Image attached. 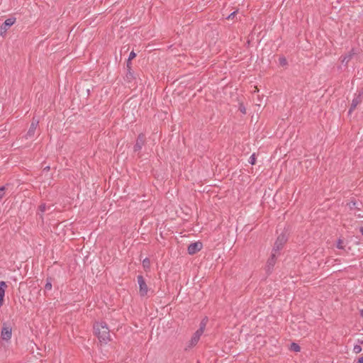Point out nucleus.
Masks as SVG:
<instances>
[{
	"mask_svg": "<svg viewBox=\"0 0 363 363\" xmlns=\"http://www.w3.org/2000/svg\"><path fill=\"white\" fill-rule=\"evenodd\" d=\"M135 56H136V54H135L133 51H132V52L130 53L129 57H128V62H129L130 61H131L133 58H135Z\"/></svg>",
	"mask_w": 363,
	"mask_h": 363,
	"instance_id": "nucleus-24",
	"label": "nucleus"
},
{
	"mask_svg": "<svg viewBox=\"0 0 363 363\" xmlns=\"http://www.w3.org/2000/svg\"><path fill=\"white\" fill-rule=\"evenodd\" d=\"M45 289L46 291H50L52 289V278L48 277L46 279V284L45 285Z\"/></svg>",
	"mask_w": 363,
	"mask_h": 363,
	"instance_id": "nucleus-15",
	"label": "nucleus"
},
{
	"mask_svg": "<svg viewBox=\"0 0 363 363\" xmlns=\"http://www.w3.org/2000/svg\"><path fill=\"white\" fill-rule=\"evenodd\" d=\"M203 245L201 242L191 243L188 247V253L194 255L202 249Z\"/></svg>",
	"mask_w": 363,
	"mask_h": 363,
	"instance_id": "nucleus-8",
	"label": "nucleus"
},
{
	"mask_svg": "<svg viewBox=\"0 0 363 363\" xmlns=\"http://www.w3.org/2000/svg\"><path fill=\"white\" fill-rule=\"evenodd\" d=\"M286 240L287 238L284 234H281L279 235L274 243L272 252L277 253L281 249H282Z\"/></svg>",
	"mask_w": 363,
	"mask_h": 363,
	"instance_id": "nucleus-4",
	"label": "nucleus"
},
{
	"mask_svg": "<svg viewBox=\"0 0 363 363\" xmlns=\"http://www.w3.org/2000/svg\"><path fill=\"white\" fill-rule=\"evenodd\" d=\"M6 284L4 281H0V308L3 305Z\"/></svg>",
	"mask_w": 363,
	"mask_h": 363,
	"instance_id": "nucleus-13",
	"label": "nucleus"
},
{
	"mask_svg": "<svg viewBox=\"0 0 363 363\" xmlns=\"http://www.w3.org/2000/svg\"><path fill=\"white\" fill-rule=\"evenodd\" d=\"M12 329L11 327L7 326L5 323L1 332V338L4 340H9L11 338Z\"/></svg>",
	"mask_w": 363,
	"mask_h": 363,
	"instance_id": "nucleus-7",
	"label": "nucleus"
},
{
	"mask_svg": "<svg viewBox=\"0 0 363 363\" xmlns=\"http://www.w3.org/2000/svg\"><path fill=\"white\" fill-rule=\"evenodd\" d=\"M363 99V89L359 91L358 94H356L354 98L352 101V104L350 108L349 109L348 113L351 114L352 112L356 108L357 105L362 103Z\"/></svg>",
	"mask_w": 363,
	"mask_h": 363,
	"instance_id": "nucleus-3",
	"label": "nucleus"
},
{
	"mask_svg": "<svg viewBox=\"0 0 363 363\" xmlns=\"http://www.w3.org/2000/svg\"><path fill=\"white\" fill-rule=\"evenodd\" d=\"M359 231L362 233V235H363V227H360Z\"/></svg>",
	"mask_w": 363,
	"mask_h": 363,
	"instance_id": "nucleus-31",
	"label": "nucleus"
},
{
	"mask_svg": "<svg viewBox=\"0 0 363 363\" xmlns=\"http://www.w3.org/2000/svg\"><path fill=\"white\" fill-rule=\"evenodd\" d=\"M16 18H7L0 27V35H4L9 28L14 24Z\"/></svg>",
	"mask_w": 363,
	"mask_h": 363,
	"instance_id": "nucleus-5",
	"label": "nucleus"
},
{
	"mask_svg": "<svg viewBox=\"0 0 363 363\" xmlns=\"http://www.w3.org/2000/svg\"><path fill=\"white\" fill-rule=\"evenodd\" d=\"M290 349H291V350L294 351V352H299L301 350L300 346L295 342H293L291 344Z\"/></svg>",
	"mask_w": 363,
	"mask_h": 363,
	"instance_id": "nucleus-17",
	"label": "nucleus"
},
{
	"mask_svg": "<svg viewBox=\"0 0 363 363\" xmlns=\"http://www.w3.org/2000/svg\"><path fill=\"white\" fill-rule=\"evenodd\" d=\"M237 13V11L232 12L228 17L227 19H233Z\"/></svg>",
	"mask_w": 363,
	"mask_h": 363,
	"instance_id": "nucleus-25",
	"label": "nucleus"
},
{
	"mask_svg": "<svg viewBox=\"0 0 363 363\" xmlns=\"http://www.w3.org/2000/svg\"><path fill=\"white\" fill-rule=\"evenodd\" d=\"M39 121L35 119V118H33L30 126L29 128V130L26 134V138H30L34 136L35 130L38 125Z\"/></svg>",
	"mask_w": 363,
	"mask_h": 363,
	"instance_id": "nucleus-9",
	"label": "nucleus"
},
{
	"mask_svg": "<svg viewBox=\"0 0 363 363\" xmlns=\"http://www.w3.org/2000/svg\"><path fill=\"white\" fill-rule=\"evenodd\" d=\"M50 169V166H46L43 168V172H42V174L40 176V177H42L43 174H45V172L48 173Z\"/></svg>",
	"mask_w": 363,
	"mask_h": 363,
	"instance_id": "nucleus-23",
	"label": "nucleus"
},
{
	"mask_svg": "<svg viewBox=\"0 0 363 363\" xmlns=\"http://www.w3.org/2000/svg\"><path fill=\"white\" fill-rule=\"evenodd\" d=\"M347 205L348 206V207L350 210H354V209L360 210L359 204L356 201H351V202L347 203Z\"/></svg>",
	"mask_w": 363,
	"mask_h": 363,
	"instance_id": "nucleus-14",
	"label": "nucleus"
},
{
	"mask_svg": "<svg viewBox=\"0 0 363 363\" xmlns=\"http://www.w3.org/2000/svg\"><path fill=\"white\" fill-rule=\"evenodd\" d=\"M280 64L285 65L286 64V60L285 58H280Z\"/></svg>",
	"mask_w": 363,
	"mask_h": 363,
	"instance_id": "nucleus-26",
	"label": "nucleus"
},
{
	"mask_svg": "<svg viewBox=\"0 0 363 363\" xmlns=\"http://www.w3.org/2000/svg\"><path fill=\"white\" fill-rule=\"evenodd\" d=\"M362 351V347L360 345H355L353 348V352L356 354L359 353Z\"/></svg>",
	"mask_w": 363,
	"mask_h": 363,
	"instance_id": "nucleus-21",
	"label": "nucleus"
},
{
	"mask_svg": "<svg viewBox=\"0 0 363 363\" xmlns=\"http://www.w3.org/2000/svg\"><path fill=\"white\" fill-rule=\"evenodd\" d=\"M357 363H363V357L359 358Z\"/></svg>",
	"mask_w": 363,
	"mask_h": 363,
	"instance_id": "nucleus-29",
	"label": "nucleus"
},
{
	"mask_svg": "<svg viewBox=\"0 0 363 363\" xmlns=\"http://www.w3.org/2000/svg\"><path fill=\"white\" fill-rule=\"evenodd\" d=\"M130 65H131L130 61L128 62V61H127V67H128V68H130Z\"/></svg>",
	"mask_w": 363,
	"mask_h": 363,
	"instance_id": "nucleus-30",
	"label": "nucleus"
},
{
	"mask_svg": "<svg viewBox=\"0 0 363 363\" xmlns=\"http://www.w3.org/2000/svg\"><path fill=\"white\" fill-rule=\"evenodd\" d=\"M336 247H337L338 249L344 250V249H345L344 241H343L342 239H339V240H337V242Z\"/></svg>",
	"mask_w": 363,
	"mask_h": 363,
	"instance_id": "nucleus-18",
	"label": "nucleus"
},
{
	"mask_svg": "<svg viewBox=\"0 0 363 363\" xmlns=\"http://www.w3.org/2000/svg\"><path fill=\"white\" fill-rule=\"evenodd\" d=\"M50 208V206H48V208ZM39 210H40L42 213H43V212L46 211V210H47V206H46L45 203L41 204V205L39 206Z\"/></svg>",
	"mask_w": 363,
	"mask_h": 363,
	"instance_id": "nucleus-22",
	"label": "nucleus"
},
{
	"mask_svg": "<svg viewBox=\"0 0 363 363\" xmlns=\"http://www.w3.org/2000/svg\"><path fill=\"white\" fill-rule=\"evenodd\" d=\"M240 111L242 113H246L245 108L243 106H242V105L240 106Z\"/></svg>",
	"mask_w": 363,
	"mask_h": 363,
	"instance_id": "nucleus-27",
	"label": "nucleus"
},
{
	"mask_svg": "<svg viewBox=\"0 0 363 363\" xmlns=\"http://www.w3.org/2000/svg\"><path fill=\"white\" fill-rule=\"evenodd\" d=\"M41 182H43V183H45V185H46V184H47L48 186H50V185H51V181H50V180H49V181H48V182H47V181H45V180H42Z\"/></svg>",
	"mask_w": 363,
	"mask_h": 363,
	"instance_id": "nucleus-28",
	"label": "nucleus"
},
{
	"mask_svg": "<svg viewBox=\"0 0 363 363\" xmlns=\"http://www.w3.org/2000/svg\"><path fill=\"white\" fill-rule=\"evenodd\" d=\"M360 314H361V315L363 317V309H362V310H361V311H360Z\"/></svg>",
	"mask_w": 363,
	"mask_h": 363,
	"instance_id": "nucleus-32",
	"label": "nucleus"
},
{
	"mask_svg": "<svg viewBox=\"0 0 363 363\" xmlns=\"http://www.w3.org/2000/svg\"><path fill=\"white\" fill-rule=\"evenodd\" d=\"M94 329L95 335L101 342L107 343L110 340V330L105 322L96 323Z\"/></svg>",
	"mask_w": 363,
	"mask_h": 363,
	"instance_id": "nucleus-1",
	"label": "nucleus"
},
{
	"mask_svg": "<svg viewBox=\"0 0 363 363\" xmlns=\"http://www.w3.org/2000/svg\"><path fill=\"white\" fill-rule=\"evenodd\" d=\"M207 321H208L207 318H203L200 323V327L198 330H201L202 333H203V331L205 330Z\"/></svg>",
	"mask_w": 363,
	"mask_h": 363,
	"instance_id": "nucleus-16",
	"label": "nucleus"
},
{
	"mask_svg": "<svg viewBox=\"0 0 363 363\" xmlns=\"http://www.w3.org/2000/svg\"><path fill=\"white\" fill-rule=\"evenodd\" d=\"M203 333H201V330H197L193 335L190 342L189 347H193L195 346L197 342H199L201 335Z\"/></svg>",
	"mask_w": 363,
	"mask_h": 363,
	"instance_id": "nucleus-12",
	"label": "nucleus"
},
{
	"mask_svg": "<svg viewBox=\"0 0 363 363\" xmlns=\"http://www.w3.org/2000/svg\"><path fill=\"white\" fill-rule=\"evenodd\" d=\"M355 55H357V50L354 48H352L347 55L342 57L341 62L345 65H347Z\"/></svg>",
	"mask_w": 363,
	"mask_h": 363,
	"instance_id": "nucleus-10",
	"label": "nucleus"
},
{
	"mask_svg": "<svg viewBox=\"0 0 363 363\" xmlns=\"http://www.w3.org/2000/svg\"><path fill=\"white\" fill-rule=\"evenodd\" d=\"M276 259H277V253L272 252L271 257L268 259L267 262L266 267H267V270L268 272H270L273 269V267L276 263Z\"/></svg>",
	"mask_w": 363,
	"mask_h": 363,
	"instance_id": "nucleus-11",
	"label": "nucleus"
},
{
	"mask_svg": "<svg viewBox=\"0 0 363 363\" xmlns=\"http://www.w3.org/2000/svg\"><path fill=\"white\" fill-rule=\"evenodd\" d=\"M145 142V135L143 133L139 134L136 140L135 145H134V152H139L141 150Z\"/></svg>",
	"mask_w": 363,
	"mask_h": 363,
	"instance_id": "nucleus-6",
	"label": "nucleus"
},
{
	"mask_svg": "<svg viewBox=\"0 0 363 363\" xmlns=\"http://www.w3.org/2000/svg\"><path fill=\"white\" fill-rule=\"evenodd\" d=\"M249 163H250L251 164H255V162H256V157H255V154H252L250 158H249Z\"/></svg>",
	"mask_w": 363,
	"mask_h": 363,
	"instance_id": "nucleus-20",
	"label": "nucleus"
},
{
	"mask_svg": "<svg viewBox=\"0 0 363 363\" xmlns=\"http://www.w3.org/2000/svg\"><path fill=\"white\" fill-rule=\"evenodd\" d=\"M137 280L139 285V293L140 296H147L149 289L147 285L146 284L145 279L142 275H138L137 277Z\"/></svg>",
	"mask_w": 363,
	"mask_h": 363,
	"instance_id": "nucleus-2",
	"label": "nucleus"
},
{
	"mask_svg": "<svg viewBox=\"0 0 363 363\" xmlns=\"http://www.w3.org/2000/svg\"><path fill=\"white\" fill-rule=\"evenodd\" d=\"M150 262L149 259L145 258V259L143 261V267H144L145 269H148V268L150 267Z\"/></svg>",
	"mask_w": 363,
	"mask_h": 363,
	"instance_id": "nucleus-19",
	"label": "nucleus"
}]
</instances>
